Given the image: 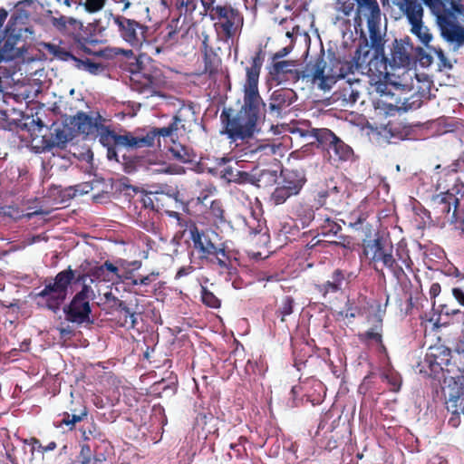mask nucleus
Wrapping results in <instances>:
<instances>
[{"mask_svg":"<svg viewBox=\"0 0 464 464\" xmlns=\"http://www.w3.org/2000/svg\"><path fill=\"white\" fill-rule=\"evenodd\" d=\"M362 253L375 271L383 276L386 268L397 281L406 276L403 266L411 269L413 265L408 249L398 247L394 256L392 242L383 236L364 241Z\"/></svg>","mask_w":464,"mask_h":464,"instance_id":"obj_3","label":"nucleus"},{"mask_svg":"<svg viewBox=\"0 0 464 464\" xmlns=\"http://www.w3.org/2000/svg\"><path fill=\"white\" fill-rule=\"evenodd\" d=\"M450 169V165L441 169L436 182V189L441 190V192L460 194L461 198H464V183L456 177V173L453 170Z\"/></svg>","mask_w":464,"mask_h":464,"instance_id":"obj_28","label":"nucleus"},{"mask_svg":"<svg viewBox=\"0 0 464 464\" xmlns=\"http://www.w3.org/2000/svg\"><path fill=\"white\" fill-rule=\"evenodd\" d=\"M246 224L249 227V235L256 236L261 234V237H267L266 233H262L263 227L259 223V221H256L255 218L251 217L250 219L246 220Z\"/></svg>","mask_w":464,"mask_h":464,"instance_id":"obj_54","label":"nucleus"},{"mask_svg":"<svg viewBox=\"0 0 464 464\" xmlns=\"http://www.w3.org/2000/svg\"><path fill=\"white\" fill-rule=\"evenodd\" d=\"M315 224L316 229L319 231L318 233L323 237L337 236L342 230L341 225L327 216L323 217L318 215L315 219Z\"/></svg>","mask_w":464,"mask_h":464,"instance_id":"obj_35","label":"nucleus"},{"mask_svg":"<svg viewBox=\"0 0 464 464\" xmlns=\"http://www.w3.org/2000/svg\"><path fill=\"white\" fill-rule=\"evenodd\" d=\"M450 166V170H453L456 174L461 173L464 175V151H462Z\"/></svg>","mask_w":464,"mask_h":464,"instance_id":"obj_59","label":"nucleus"},{"mask_svg":"<svg viewBox=\"0 0 464 464\" xmlns=\"http://www.w3.org/2000/svg\"><path fill=\"white\" fill-rule=\"evenodd\" d=\"M80 431L82 438L85 442H88L92 440H101L102 437V433L97 423L94 421L93 418H91V421H87L82 424L80 428Z\"/></svg>","mask_w":464,"mask_h":464,"instance_id":"obj_41","label":"nucleus"},{"mask_svg":"<svg viewBox=\"0 0 464 464\" xmlns=\"http://www.w3.org/2000/svg\"><path fill=\"white\" fill-rule=\"evenodd\" d=\"M361 314V309L358 306H354L352 304H347L344 311V317L352 322L356 316Z\"/></svg>","mask_w":464,"mask_h":464,"instance_id":"obj_61","label":"nucleus"},{"mask_svg":"<svg viewBox=\"0 0 464 464\" xmlns=\"http://www.w3.org/2000/svg\"><path fill=\"white\" fill-rule=\"evenodd\" d=\"M54 54L57 58H59L62 61H73L74 64L76 63V61L79 60V57L75 56L73 53L65 50L63 47H57L54 51Z\"/></svg>","mask_w":464,"mask_h":464,"instance_id":"obj_56","label":"nucleus"},{"mask_svg":"<svg viewBox=\"0 0 464 464\" xmlns=\"http://www.w3.org/2000/svg\"><path fill=\"white\" fill-rule=\"evenodd\" d=\"M376 92L380 94L379 103L389 109L408 111L419 109L422 101L420 97H415L412 103H407L404 90L397 84L388 82H379L376 86Z\"/></svg>","mask_w":464,"mask_h":464,"instance_id":"obj_14","label":"nucleus"},{"mask_svg":"<svg viewBox=\"0 0 464 464\" xmlns=\"http://www.w3.org/2000/svg\"><path fill=\"white\" fill-rule=\"evenodd\" d=\"M445 392L452 393L459 397L456 404L464 415V382H462V384L460 383L459 386L447 387V392Z\"/></svg>","mask_w":464,"mask_h":464,"instance_id":"obj_53","label":"nucleus"},{"mask_svg":"<svg viewBox=\"0 0 464 464\" xmlns=\"http://www.w3.org/2000/svg\"><path fill=\"white\" fill-rule=\"evenodd\" d=\"M444 395L446 409L451 413V416L448 420V425L452 428H458L460 424V414H462L456 404L459 397L452 393L446 392H444Z\"/></svg>","mask_w":464,"mask_h":464,"instance_id":"obj_38","label":"nucleus"},{"mask_svg":"<svg viewBox=\"0 0 464 464\" xmlns=\"http://www.w3.org/2000/svg\"><path fill=\"white\" fill-rule=\"evenodd\" d=\"M435 16L440 35L454 48L464 45V26L459 17L464 15L460 0H420Z\"/></svg>","mask_w":464,"mask_h":464,"instance_id":"obj_4","label":"nucleus"},{"mask_svg":"<svg viewBox=\"0 0 464 464\" xmlns=\"http://www.w3.org/2000/svg\"><path fill=\"white\" fill-rule=\"evenodd\" d=\"M355 2L358 17L363 15L367 20V24L381 23L382 13L377 0H355Z\"/></svg>","mask_w":464,"mask_h":464,"instance_id":"obj_31","label":"nucleus"},{"mask_svg":"<svg viewBox=\"0 0 464 464\" xmlns=\"http://www.w3.org/2000/svg\"><path fill=\"white\" fill-rule=\"evenodd\" d=\"M69 414H76L83 417H88L89 410L82 400H72L69 407Z\"/></svg>","mask_w":464,"mask_h":464,"instance_id":"obj_52","label":"nucleus"},{"mask_svg":"<svg viewBox=\"0 0 464 464\" xmlns=\"http://www.w3.org/2000/svg\"><path fill=\"white\" fill-rule=\"evenodd\" d=\"M355 72H361V60L357 58V50L350 60L336 57L331 60V75L334 76V84L338 79H343Z\"/></svg>","mask_w":464,"mask_h":464,"instance_id":"obj_26","label":"nucleus"},{"mask_svg":"<svg viewBox=\"0 0 464 464\" xmlns=\"http://www.w3.org/2000/svg\"><path fill=\"white\" fill-rule=\"evenodd\" d=\"M178 128H176L173 121H171L168 126L162 128H153L148 131L145 136L137 137L138 146L139 148L152 147L157 137L172 138L173 136H178Z\"/></svg>","mask_w":464,"mask_h":464,"instance_id":"obj_30","label":"nucleus"},{"mask_svg":"<svg viewBox=\"0 0 464 464\" xmlns=\"http://www.w3.org/2000/svg\"><path fill=\"white\" fill-rule=\"evenodd\" d=\"M292 213L295 215L296 219L301 223L303 227H307L314 221L315 217L314 210L312 206L305 203H297L293 207Z\"/></svg>","mask_w":464,"mask_h":464,"instance_id":"obj_36","label":"nucleus"},{"mask_svg":"<svg viewBox=\"0 0 464 464\" xmlns=\"http://www.w3.org/2000/svg\"><path fill=\"white\" fill-rule=\"evenodd\" d=\"M204 72L209 76L217 74L221 67L222 60L217 51L203 42Z\"/></svg>","mask_w":464,"mask_h":464,"instance_id":"obj_32","label":"nucleus"},{"mask_svg":"<svg viewBox=\"0 0 464 464\" xmlns=\"http://www.w3.org/2000/svg\"><path fill=\"white\" fill-rule=\"evenodd\" d=\"M311 136L315 139L318 147L325 150L329 160L334 162L346 161L353 154L352 148L329 129H313Z\"/></svg>","mask_w":464,"mask_h":464,"instance_id":"obj_11","label":"nucleus"},{"mask_svg":"<svg viewBox=\"0 0 464 464\" xmlns=\"http://www.w3.org/2000/svg\"><path fill=\"white\" fill-rule=\"evenodd\" d=\"M265 61V53L258 48L251 55L246 66V79L243 85V104L238 111L224 108L220 120L224 133L233 141L252 138L256 131L258 121L265 116L266 103L258 90L259 76Z\"/></svg>","mask_w":464,"mask_h":464,"instance_id":"obj_1","label":"nucleus"},{"mask_svg":"<svg viewBox=\"0 0 464 464\" xmlns=\"http://www.w3.org/2000/svg\"><path fill=\"white\" fill-rule=\"evenodd\" d=\"M459 194L454 192H440L431 198L430 204L437 219L447 220L454 223L458 220V208L459 200Z\"/></svg>","mask_w":464,"mask_h":464,"instance_id":"obj_17","label":"nucleus"},{"mask_svg":"<svg viewBox=\"0 0 464 464\" xmlns=\"http://www.w3.org/2000/svg\"><path fill=\"white\" fill-rule=\"evenodd\" d=\"M105 460L106 458L104 454L98 453L97 450L95 449L93 457H85L83 459H82L81 464H104Z\"/></svg>","mask_w":464,"mask_h":464,"instance_id":"obj_57","label":"nucleus"},{"mask_svg":"<svg viewBox=\"0 0 464 464\" xmlns=\"http://www.w3.org/2000/svg\"><path fill=\"white\" fill-rule=\"evenodd\" d=\"M201 301L210 308H218L221 304L220 300L205 286L201 288Z\"/></svg>","mask_w":464,"mask_h":464,"instance_id":"obj_51","label":"nucleus"},{"mask_svg":"<svg viewBox=\"0 0 464 464\" xmlns=\"http://www.w3.org/2000/svg\"><path fill=\"white\" fill-rule=\"evenodd\" d=\"M301 72V79L317 84L318 88L323 91L330 90L334 85V76L331 75V65L327 67L323 52L314 60L307 63Z\"/></svg>","mask_w":464,"mask_h":464,"instance_id":"obj_16","label":"nucleus"},{"mask_svg":"<svg viewBox=\"0 0 464 464\" xmlns=\"http://www.w3.org/2000/svg\"><path fill=\"white\" fill-rule=\"evenodd\" d=\"M355 278L356 275L353 272L336 268L333 271L327 281L322 284H315L314 289L324 299H327L330 295L343 292L345 288L349 287L351 282Z\"/></svg>","mask_w":464,"mask_h":464,"instance_id":"obj_19","label":"nucleus"},{"mask_svg":"<svg viewBox=\"0 0 464 464\" xmlns=\"http://www.w3.org/2000/svg\"><path fill=\"white\" fill-rule=\"evenodd\" d=\"M295 300L290 295H285L281 301V304L276 311L277 316L280 317L282 322L285 321V316L290 315L294 311Z\"/></svg>","mask_w":464,"mask_h":464,"instance_id":"obj_49","label":"nucleus"},{"mask_svg":"<svg viewBox=\"0 0 464 464\" xmlns=\"http://www.w3.org/2000/svg\"><path fill=\"white\" fill-rule=\"evenodd\" d=\"M410 39H401L395 41L392 44L391 61L392 67H407L411 63L412 45L410 44Z\"/></svg>","mask_w":464,"mask_h":464,"instance_id":"obj_27","label":"nucleus"},{"mask_svg":"<svg viewBox=\"0 0 464 464\" xmlns=\"http://www.w3.org/2000/svg\"><path fill=\"white\" fill-rule=\"evenodd\" d=\"M104 298L108 303L111 302H117V310H120L121 313H123L126 308H129L125 302L119 299L117 296H115L111 292H108L104 295Z\"/></svg>","mask_w":464,"mask_h":464,"instance_id":"obj_60","label":"nucleus"},{"mask_svg":"<svg viewBox=\"0 0 464 464\" xmlns=\"http://www.w3.org/2000/svg\"><path fill=\"white\" fill-rule=\"evenodd\" d=\"M368 218L367 213L362 212L361 210H354L350 214V226L351 227H357L358 225H362Z\"/></svg>","mask_w":464,"mask_h":464,"instance_id":"obj_55","label":"nucleus"},{"mask_svg":"<svg viewBox=\"0 0 464 464\" xmlns=\"http://www.w3.org/2000/svg\"><path fill=\"white\" fill-rule=\"evenodd\" d=\"M120 37L132 48L140 50L149 43L150 28L144 23L122 14H111Z\"/></svg>","mask_w":464,"mask_h":464,"instance_id":"obj_8","label":"nucleus"},{"mask_svg":"<svg viewBox=\"0 0 464 464\" xmlns=\"http://www.w3.org/2000/svg\"><path fill=\"white\" fill-rule=\"evenodd\" d=\"M189 239L192 242L191 256L196 255L199 266H212L219 269L230 270L233 260H236L234 252L229 249L226 242H222L219 235L211 229H201L195 222L190 223Z\"/></svg>","mask_w":464,"mask_h":464,"instance_id":"obj_2","label":"nucleus"},{"mask_svg":"<svg viewBox=\"0 0 464 464\" xmlns=\"http://www.w3.org/2000/svg\"><path fill=\"white\" fill-rule=\"evenodd\" d=\"M281 177L270 196V201L276 206L282 205L288 198L299 195L307 181L303 169L282 170Z\"/></svg>","mask_w":464,"mask_h":464,"instance_id":"obj_10","label":"nucleus"},{"mask_svg":"<svg viewBox=\"0 0 464 464\" xmlns=\"http://www.w3.org/2000/svg\"><path fill=\"white\" fill-rule=\"evenodd\" d=\"M297 99L296 92L291 88L275 90L269 98V114L276 118L286 116L293 111Z\"/></svg>","mask_w":464,"mask_h":464,"instance_id":"obj_18","label":"nucleus"},{"mask_svg":"<svg viewBox=\"0 0 464 464\" xmlns=\"http://www.w3.org/2000/svg\"><path fill=\"white\" fill-rule=\"evenodd\" d=\"M1 44L3 52L6 53L10 58L18 56L24 46V41L22 40L21 29L16 30L8 23L4 31Z\"/></svg>","mask_w":464,"mask_h":464,"instance_id":"obj_25","label":"nucleus"},{"mask_svg":"<svg viewBox=\"0 0 464 464\" xmlns=\"http://www.w3.org/2000/svg\"><path fill=\"white\" fill-rule=\"evenodd\" d=\"M74 66L78 70L85 71L94 75L101 73L104 70L102 63L93 62L89 58H79V60L76 61Z\"/></svg>","mask_w":464,"mask_h":464,"instance_id":"obj_45","label":"nucleus"},{"mask_svg":"<svg viewBox=\"0 0 464 464\" xmlns=\"http://www.w3.org/2000/svg\"><path fill=\"white\" fill-rule=\"evenodd\" d=\"M451 359V350L439 342L428 348L424 360L419 364L420 372L439 379L443 375L445 367L450 364Z\"/></svg>","mask_w":464,"mask_h":464,"instance_id":"obj_13","label":"nucleus"},{"mask_svg":"<svg viewBox=\"0 0 464 464\" xmlns=\"http://www.w3.org/2000/svg\"><path fill=\"white\" fill-rule=\"evenodd\" d=\"M357 58L361 60V73L367 74L375 87L379 82H384L383 80L389 77L388 59L384 52L372 53L366 37H362L359 40Z\"/></svg>","mask_w":464,"mask_h":464,"instance_id":"obj_7","label":"nucleus"},{"mask_svg":"<svg viewBox=\"0 0 464 464\" xmlns=\"http://www.w3.org/2000/svg\"><path fill=\"white\" fill-rule=\"evenodd\" d=\"M350 197V192L343 184L330 179L317 190L314 201L328 210L342 213L348 210Z\"/></svg>","mask_w":464,"mask_h":464,"instance_id":"obj_9","label":"nucleus"},{"mask_svg":"<svg viewBox=\"0 0 464 464\" xmlns=\"http://www.w3.org/2000/svg\"><path fill=\"white\" fill-rule=\"evenodd\" d=\"M203 1L204 0H178L176 5L180 15H184L185 18L188 17L192 19L193 13L196 11L198 2L203 5Z\"/></svg>","mask_w":464,"mask_h":464,"instance_id":"obj_46","label":"nucleus"},{"mask_svg":"<svg viewBox=\"0 0 464 464\" xmlns=\"http://www.w3.org/2000/svg\"><path fill=\"white\" fill-rule=\"evenodd\" d=\"M90 276V271L77 273L68 266L55 276L53 283L45 284L44 289L37 294V297L44 301V305L47 309L56 313L67 297L69 286L72 283L82 284V286L87 285L86 279Z\"/></svg>","mask_w":464,"mask_h":464,"instance_id":"obj_6","label":"nucleus"},{"mask_svg":"<svg viewBox=\"0 0 464 464\" xmlns=\"http://www.w3.org/2000/svg\"><path fill=\"white\" fill-rule=\"evenodd\" d=\"M382 319H379L378 324L370 328L365 333L360 334L358 335V337L362 343L370 345L371 343H374L376 344L381 345V347L382 349H385V346L382 343Z\"/></svg>","mask_w":464,"mask_h":464,"instance_id":"obj_39","label":"nucleus"},{"mask_svg":"<svg viewBox=\"0 0 464 464\" xmlns=\"http://www.w3.org/2000/svg\"><path fill=\"white\" fill-rule=\"evenodd\" d=\"M268 74L272 81L277 84L295 83L301 77L302 72L297 68L295 61L283 60L271 63L268 67Z\"/></svg>","mask_w":464,"mask_h":464,"instance_id":"obj_20","label":"nucleus"},{"mask_svg":"<svg viewBox=\"0 0 464 464\" xmlns=\"http://www.w3.org/2000/svg\"><path fill=\"white\" fill-rule=\"evenodd\" d=\"M229 448L234 451V455L237 459H243L247 455L246 448L239 446V444L231 443Z\"/></svg>","mask_w":464,"mask_h":464,"instance_id":"obj_63","label":"nucleus"},{"mask_svg":"<svg viewBox=\"0 0 464 464\" xmlns=\"http://www.w3.org/2000/svg\"><path fill=\"white\" fill-rule=\"evenodd\" d=\"M411 25V33L415 34L424 45L428 46L432 39V35L429 32V29L423 25L422 21L414 23Z\"/></svg>","mask_w":464,"mask_h":464,"instance_id":"obj_48","label":"nucleus"},{"mask_svg":"<svg viewBox=\"0 0 464 464\" xmlns=\"http://www.w3.org/2000/svg\"><path fill=\"white\" fill-rule=\"evenodd\" d=\"M169 153L172 158L182 163H191L196 160V154L193 149L182 145L181 143H174L169 148Z\"/></svg>","mask_w":464,"mask_h":464,"instance_id":"obj_40","label":"nucleus"},{"mask_svg":"<svg viewBox=\"0 0 464 464\" xmlns=\"http://www.w3.org/2000/svg\"><path fill=\"white\" fill-rule=\"evenodd\" d=\"M400 8L411 24L422 21L423 7L418 0H402Z\"/></svg>","mask_w":464,"mask_h":464,"instance_id":"obj_34","label":"nucleus"},{"mask_svg":"<svg viewBox=\"0 0 464 464\" xmlns=\"http://www.w3.org/2000/svg\"><path fill=\"white\" fill-rule=\"evenodd\" d=\"M93 296L94 292L92 286L90 285H82V289L76 293L69 304L63 307L65 319L77 324H92L90 300L93 299Z\"/></svg>","mask_w":464,"mask_h":464,"instance_id":"obj_12","label":"nucleus"},{"mask_svg":"<svg viewBox=\"0 0 464 464\" xmlns=\"http://www.w3.org/2000/svg\"><path fill=\"white\" fill-rule=\"evenodd\" d=\"M138 324L137 313L126 308L123 312V317L120 318V326L127 329H134Z\"/></svg>","mask_w":464,"mask_h":464,"instance_id":"obj_50","label":"nucleus"},{"mask_svg":"<svg viewBox=\"0 0 464 464\" xmlns=\"http://www.w3.org/2000/svg\"><path fill=\"white\" fill-rule=\"evenodd\" d=\"M131 88L140 92L151 96L157 92L160 80L157 75L143 71L133 72L130 76Z\"/></svg>","mask_w":464,"mask_h":464,"instance_id":"obj_22","label":"nucleus"},{"mask_svg":"<svg viewBox=\"0 0 464 464\" xmlns=\"http://www.w3.org/2000/svg\"><path fill=\"white\" fill-rule=\"evenodd\" d=\"M105 1L106 0H86L84 6L89 13H96L104 6Z\"/></svg>","mask_w":464,"mask_h":464,"instance_id":"obj_58","label":"nucleus"},{"mask_svg":"<svg viewBox=\"0 0 464 464\" xmlns=\"http://www.w3.org/2000/svg\"><path fill=\"white\" fill-rule=\"evenodd\" d=\"M197 114L192 104H183L175 113L172 121L178 132L187 134L192 131L193 127L197 124Z\"/></svg>","mask_w":464,"mask_h":464,"instance_id":"obj_24","label":"nucleus"},{"mask_svg":"<svg viewBox=\"0 0 464 464\" xmlns=\"http://www.w3.org/2000/svg\"><path fill=\"white\" fill-rule=\"evenodd\" d=\"M159 276L160 274L158 272H151L146 276L139 275L138 276L140 288L135 289L134 293L140 295H146L148 293H150L149 287L154 281L158 279Z\"/></svg>","mask_w":464,"mask_h":464,"instance_id":"obj_47","label":"nucleus"},{"mask_svg":"<svg viewBox=\"0 0 464 464\" xmlns=\"http://www.w3.org/2000/svg\"><path fill=\"white\" fill-rule=\"evenodd\" d=\"M221 176L227 179V182H235L238 184H253L255 185L257 179L255 176L246 171L239 170L231 166H227L221 170Z\"/></svg>","mask_w":464,"mask_h":464,"instance_id":"obj_33","label":"nucleus"},{"mask_svg":"<svg viewBox=\"0 0 464 464\" xmlns=\"http://www.w3.org/2000/svg\"><path fill=\"white\" fill-rule=\"evenodd\" d=\"M454 364L459 374L449 379L447 387L459 386L460 383H464V350L457 353L454 357Z\"/></svg>","mask_w":464,"mask_h":464,"instance_id":"obj_42","label":"nucleus"},{"mask_svg":"<svg viewBox=\"0 0 464 464\" xmlns=\"http://www.w3.org/2000/svg\"><path fill=\"white\" fill-rule=\"evenodd\" d=\"M50 137L43 135V148L45 150H51L54 147L64 149L68 141L72 139L71 133L67 132L64 127L53 123L50 128Z\"/></svg>","mask_w":464,"mask_h":464,"instance_id":"obj_29","label":"nucleus"},{"mask_svg":"<svg viewBox=\"0 0 464 464\" xmlns=\"http://www.w3.org/2000/svg\"><path fill=\"white\" fill-rule=\"evenodd\" d=\"M451 294L459 304L464 306V290L461 287H453Z\"/></svg>","mask_w":464,"mask_h":464,"instance_id":"obj_64","label":"nucleus"},{"mask_svg":"<svg viewBox=\"0 0 464 464\" xmlns=\"http://www.w3.org/2000/svg\"><path fill=\"white\" fill-rule=\"evenodd\" d=\"M437 55H438V58H439V68H440V71H442V70H450L452 68L451 63L445 56L444 53L441 50L437 52Z\"/></svg>","mask_w":464,"mask_h":464,"instance_id":"obj_62","label":"nucleus"},{"mask_svg":"<svg viewBox=\"0 0 464 464\" xmlns=\"http://www.w3.org/2000/svg\"><path fill=\"white\" fill-rule=\"evenodd\" d=\"M207 214L208 218L216 226L225 222V211L223 209L222 202L218 199H215L211 202Z\"/></svg>","mask_w":464,"mask_h":464,"instance_id":"obj_43","label":"nucleus"},{"mask_svg":"<svg viewBox=\"0 0 464 464\" xmlns=\"http://www.w3.org/2000/svg\"><path fill=\"white\" fill-rule=\"evenodd\" d=\"M217 0H204L200 15L208 16L213 23L216 33L225 41L233 40L240 34L244 16L230 3L216 4Z\"/></svg>","mask_w":464,"mask_h":464,"instance_id":"obj_5","label":"nucleus"},{"mask_svg":"<svg viewBox=\"0 0 464 464\" xmlns=\"http://www.w3.org/2000/svg\"><path fill=\"white\" fill-rule=\"evenodd\" d=\"M100 143L107 149V158L119 161L116 148L138 149V139L131 132L117 134L110 126L104 123L96 133Z\"/></svg>","mask_w":464,"mask_h":464,"instance_id":"obj_15","label":"nucleus"},{"mask_svg":"<svg viewBox=\"0 0 464 464\" xmlns=\"http://www.w3.org/2000/svg\"><path fill=\"white\" fill-rule=\"evenodd\" d=\"M61 420L57 421L55 424L56 427L61 428L65 426L68 430H74L76 428V424L83 421L87 419V417L76 415V414H69L68 411H64L60 414Z\"/></svg>","mask_w":464,"mask_h":464,"instance_id":"obj_44","label":"nucleus"},{"mask_svg":"<svg viewBox=\"0 0 464 464\" xmlns=\"http://www.w3.org/2000/svg\"><path fill=\"white\" fill-rule=\"evenodd\" d=\"M380 24L381 23H372L367 24L370 37L369 47H371L372 53H381L384 52L385 41L381 33Z\"/></svg>","mask_w":464,"mask_h":464,"instance_id":"obj_37","label":"nucleus"},{"mask_svg":"<svg viewBox=\"0 0 464 464\" xmlns=\"http://www.w3.org/2000/svg\"><path fill=\"white\" fill-rule=\"evenodd\" d=\"M360 89L361 82L359 79H348L333 93V99L334 102H340L342 106H352L360 97Z\"/></svg>","mask_w":464,"mask_h":464,"instance_id":"obj_23","label":"nucleus"},{"mask_svg":"<svg viewBox=\"0 0 464 464\" xmlns=\"http://www.w3.org/2000/svg\"><path fill=\"white\" fill-rule=\"evenodd\" d=\"M105 121L106 120L99 112L92 116L83 111H78L69 120L72 129L84 136H95Z\"/></svg>","mask_w":464,"mask_h":464,"instance_id":"obj_21","label":"nucleus"}]
</instances>
